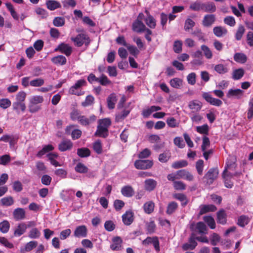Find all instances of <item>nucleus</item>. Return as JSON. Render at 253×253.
<instances>
[{"mask_svg": "<svg viewBox=\"0 0 253 253\" xmlns=\"http://www.w3.org/2000/svg\"><path fill=\"white\" fill-rule=\"evenodd\" d=\"M111 122L109 119L105 118L98 121V126L95 135L99 137H106L108 135V127Z\"/></svg>", "mask_w": 253, "mask_h": 253, "instance_id": "1", "label": "nucleus"}, {"mask_svg": "<svg viewBox=\"0 0 253 253\" xmlns=\"http://www.w3.org/2000/svg\"><path fill=\"white\" fill-rule=\"evenodd\" d=\"M86 82L84 79H81L77 81L74 85L70 88L69 90V93L78 96L83 95V92L79 91V90L82 87L86 86Z\"/></svg>", "mask_w": 253, "mask_h": 253, "instance_id": "2", "label": "nucleus"}, {"mask_svg": "<svg viewBox=\"0 0 253 253\" xmlns=\"http://www.w3.org/2000/svg\"><path fill=\"white\" fill-rule=\"evenodd\" d=\"M71 40L76 46L79 47L82 46L84 44L88 45L90 42L89 37L84 33H81L76 37H72Z\"/></svg>", "mask_w": 253, "mask_h": 253, "instance_id": "3", "label": "nucleus"}, {"mask_svg": "<svg viewBox=\"0 0 253 253\" xmlns=\"http://www.w3.org/2000/svg\"><path fill=\"white\" fill-rule=\"evenodd\" d=\"M218 175V169L217 168H212L209 169L205 174L204 178L207 179V183L211 185L217 178Z\"/></svg>", "mask_w": 253, "mask_h": 253, "instance_id": "4", "label": "nucleus"}, {"mask_svg": "<svg viewBox=\"0 0 253 253\" xmlns=\"http://www.w3.org/2000/svg\"><path fill=\"white\" fill-rule=\"evenodd\" d=\"M144 16L142 13H140L138 16L137 19L132 24V30L137 33H141L146 30L144 24L141 21L142 17Z\"/></svg>", "mask_w": 253, "mask_h": 253, "instance_id": "5", "label": "nucleus"}, {"mask_svg": "<svg viewBox=\"0 0 253 253\" xmlns=\"http://www.w3.org/2000/svg\"><path fill=\"white\" fill-rule=\"evenodd\" d=\"M190 229L193 231L197 232L201 234H207V227L203 222H199L196 224L194 223L191 224Z\"/></svg>", "mask_w": 253, "mask_h": 253, "instance_id": "6", "label": "nucleus"}, {"mask_svg": "<svg viewBox=\"0 0 253 253\" xmlns=\"http://www.w3.org/2000/svg\"><path fill=\"white\" fill-rule=\"evenodd\" d=\"M153 166V162L150 160H138L134 162V166L138 169H146Z\"/></svg>", "mask_w": 253, "mask_h": 253, "instance_id": "7", "label": "nucleus"}, {"mask_svg": "<svg viewBox=\"0 0 253 253\" xmlns=\"http://www.w3.org/2000/svg\"><path fill=\"white\" fill-rule=\"evenodd\" d=\"M202 97L206 100L207 102L212 105L220 106L222 104L221 100L212 97L211 95L208 92H204L202 94Z\"/></svg>", "mask_w": 253, "mask_h": 253, "instance_id": "8", "label": "nucleus"}, {"mask_svg": "<svg viewBox=\"0 0 253 253\" xmlns=\"http://www.w3.org/2000/svg\"><path fill=\"white\" fill-rule=\"evenodd\" d=\"M112 244L110 245V249L114 251H121L123 249V240L119 236L112 238Z\"/></svg>", "mask_w": 253, "mask_h": 253, "instance_id": "9", "label": "nucleus"}, {"mask_svg": "<svg viewBox=\"0 0 253 253\" xmlns=\"http://www.w3.org/2000/svg\"><path fill=\"white\" fill-rule=\"evenodd\" d=\"M87 229L85 225H81L76 227L74 235L77 238H84L87 236Z\"/></svg>", "mask_w": 253, "mask_h": 253, "instance_id": "10", "label": "nucleus"}, {"mask_svg": "<svg viewBox=\"0 0 253 253\" xmlns=\"http://www.w3.org/2000/svg\"><path fill=\"white\" fill-rule=\"evenodd\" d=\"M55 51L59 50L61 53L65 54L68 56L71 55L72 52V48L68 44L62 43L60 44L57 48L55 49Z\"/></svg>", "mask_w": 253, "mask_h": 253, "instance_id": "11", "label": "nucleus"}, {"mask_svg": "<svg viewBox=\"0 0 253 253\" xmlns=\"http://www.w3.org/2000/svg\"><path fill=\"white\" fill-rule=\"evenodd\" d=\"M202 103L197 100H192L188 103V107L190 110H192V113L200 111L202 107Z\"/></svg>", "mask_w": 253, "mask_h": 253, "instance_id": "12", "label": "nucleus"}, {"mask_svg": "<svg viewBox=\"0 0 253 253\" xmlns=\"http://www.w3.org/2000/svg\"><path fill=\"white\" fill-rule=\"evenodd\" d=\"M122 220L126 225H130L134 220V214L131 211H127L122 215Z\"/></svg>", "mask_w": 253, "mask_h": 253, "instance_id": "13", "label": "nucleus"}, {"mask_svg": "<svg viewBox=\"0 0 253 253\" xmlns=\"http://www.w3.org/2000/svg\"><path fill=\"white\" fill-rule=\"evenodd\" d=\"M177 175L179 179H184L187 181H193L194 179L193 175L186 169H181L177 171Z\"/></svg>", "mask_w": 253, "mask_h": 253, "instance_id": "14", "label": "nucleus"}, {"mask_svg": "<svg viewBox=\"0 0 253 253\" xmlns=\"http://www.w3.org/2000/svg\"><path fill=\"white\" fill-rule=\"evenodd\" d=\"M73 147V143L70 140L65 139L63 140L58 145V149L61 152L71 149Z\"/></svg>", "mask_w": 253, "mask_h": 253, "instance_id": "15", "label": "nucleus"}, {"mask_svg": "<svg viewBox=\"0 0 253 253\" xmlns=\"http://www.w3.org/2000/svg\"><path fill=\"white\" fill-rule=\"evenodd\" d=\"M215 20V15L213 14L206 15L203 19L202 24L205 27H210Z\"/></svg>", "mask_w": 253, "mask_h": 253, "instance_id": "16", "label": "nucleus"}, {"mask_svg": "<svg viewBox=\"0 0 253 253\" xmlns=\"http://www.w3.org/2000/svg\"><path fill=\"white\" fill-rule=\"evenodd\" d=\"M78 120L83 125H88L96 120V117L94 115H91L89 118H87L84 116H80L78 117Z\"/></svg>", "mask_w": 253, "mask_h": 253, "instance_id": "17", "label": "nucleus"}, {"mask_svg": "<svg viewBox=\"0 0 253 253\" xmlns=\"http://www.w3.org/2000/svg\"><path fill=\"white\" fill-rule=\"evenodd\" d=\"M216 8L213 2H202V11L206 12H214L216 11Z\"/></svg>", "mask_w": 253, "mask_h": 253, "instance_id": "18", "label": "nucleus"}, {"mask_svg": "<svg viewBox=\"0 0 253 253\" xmlns=\"http://www.w3.org/2000/svg\"><path fill=\"white\" fill-rule=\"evenodd\" d=\"M13 215L16 220H22L25 218V211L23 209L18 208L14 210Z\"/></svg>", "mask_w": 253, "mask_h": 253, "instance_id": "19", "label": "nucleus"}, {"mask_svg": "<svg viewBox=\"0 0 253 253\" xmlns=\"http://www.w3.org/2000/svg\"><path fill=\"white\" fill-rule=\"evenodd\" d=\"M216 208L213 205H204L200 206V211L199 215H202L208 212L214 211L216 210Z\"/></svg>", "mask_w": 253, "mask_h": 253, "instance_id": "20", "label": "nucleus"}, {"mask_svg": "<svg viewBox=\"0 0 253 253\" xmlns=\"http://www.w3.org/2000/svg\"><path fill=\"white\" fill-rule=\"evenodd\" d=\"M153 244L156 251H158V239L157 237H147L143 241L142 244L144 246Z\"/></svg>", "mask_w": 253, "mask_h": 253, "instance_id": "21", "label": "nucleus"}, {"mask_svg": "<svg viewBox=\"0 0 253 253\" xmlns=\"http://www.w3.org/2000/svg\"><path fill=\"white\" fill-rule=\"evenodd\" d=\"M213 32L217 37H221L226 35L228 32L225 27L222 26H216L213 28Z\"/></svg>", "mask_w": 253, "mask_h": 253, "instance_id": "22", "label": "nucleus"}, {"mask_svg": "<svg viewBox=\"0 0 253 253\" xmlns=\"http://www.w3.org/2000/svg\"><path fill=\"white\" fill-rule=\"evenodd\" d=\"M244 91L240 89H230L228 90L227 96L228 98L236 97L237 98H240L243 95Z\"/></svg>", "mask_w": 253, "mask_h": 253, "instance_id": "23", "label": "nucleus"}, {"mask_svg": "<svg viewBox=\"0 0 253 253\" xmlns=\"http://www.w3.org/2000/svg\"><path fill=\"white\" fill-rule=\"evenodd\" d=\"M122 194L126 197H131L134 194L133 188L130 185L124 186L121 189Z\"/></svg>", "mask_w": 253, "mask_h": 253, "instance_id": "24", "label": "nucleus"}, {"mask_svg": "<svg viewBox=\"0 0 253 253\" xmlns=\"http://www.w3.org/2000/svg\"><path fill=\"white\" fill-rule=\"evenodd\" d=\"M214 70L219 74H225L229 72V68L227 65L218 64L214 66Z\"/></svg>", "mask_w": 253, "mask_h": 253, "instance_id": "25", "label": "nucleus"}, {"mask_svg": "<svg viewBox=\"0 0 253 253\" xmlns=\"http://www.w3.org/2000/svg\"><path fill=\"white\" fill-rule=\"evenodd\" d=\"M27 227L28 226L25 223H21L19 224L14 231V235L15 236H21L25 232Z\"/></svg>", "mask_w": 253, "mask_h": 253, "instance_id": "26", "label": "nucleus"}, {"mask_svg": "<svg viewBox=\"0 0 253 253\" xmlns=\"http://www.w3.org/2000/svg\"><path fill=\"white\" fill-rule=\"evenodd\" d=\"M117 99L115 94H111L107 99V106L110 109H112L115 108V104L117 102Z\"/></svg>", "mask_w": 253, "mask_h": 253, "instance_id": "27", "label": "nucleus"}, {"mask_svg": "<svg viewBox=\"0 0 253 253\" xmlns=\"http://www.w3.org/2000/svg\"><path fill=\"white\" fill-rule=\"evenodd\" d=\"M46 5L48 9L54 10L61 6V4L57 1L48 0L46 1Z\"/></svg>", "mask_w": 253, "mask_h": 253, "instance_id": "28", "label": "nucleus"}, {"mask_svg": "<svg viewBox=\"0 0 253 253\" xmlns=\"http://www.w3.org/2000/svg\"><path fill=\"white\" fill-rule=\"evenodd\" d=\"M156 185L157 181L152 179H148L145 181V188L147 191H152Z\"/></svg>", "mask_w": 253, "mask_h": 253, "instance_id": "29", "label": "nucleus"}, {"mask_svg": "<svg viewBox=\"0 0 253 253\" xmlns=\"http://www.w3.org/2000/svg\"><path fill=\"white\" fill-rule=\"evenodd\" d=\"M51 61L55 64L63 65L66 64L67 60L65 56L63 55H58L53 57L51 59Z\"/></svg>", "mask_w": 253, "mask_h": 253, "instance_id": "30", "label": "nucleus"}, {"mask_svg": "<svg viewBox=\"0 0 253 253\" xmlns=\"http://www.w3.org/2000/svg\"><path fill=\"white\" fill-rule=\"evenodd\" d=\"M169 84L173 88H180L183 85V81L178 78H174L169 81Z\"/></svg>", "mask_w": 253, "mask_h": 253, "instance_id": "31", "label": "nucleus"}, {"mask_svg": "<svg viewBox=\"0 0 253 253\" xmlns=\"http://www.w3.org/2000/svg\"><path fill=\"white\" fill-rule=\"evenodd\" d=\"M217 222L224 224L226 223V214L223 210H220L217 213Z\"/></svg>", "mask_w": 253, "mask_h": 253, "instance_id": "32", "label": "nucleus"}, {"mask_svg": "<svg viewBox=\"0 0 253 253\" xmlns=\"http://www.w3.org/2000/svg\"><path fill=\"white\" fill-rule=\"evenodd\" d=\"M53 149L54 147L51 144L45 145L43 147L42 149L37 153V156L39 158H41L46 153L51 151Z\"/></svg>", "mask_w": 253, "mask_h": 253, "instance_id": "33", "label": "nucleus"}, {"mask_svg": "<svg viewBox=\"0 0 253 253\" xmlns=\"http://www.w3.org/2000/svg\"><path fill=\"white\" fill-rule=\"evenodd\" d=\"M245 71L242 68L236 69L233 71L232 78L234 80H238L240 79L244 75Z\"/></svg>", "mask_w": 253, "mask_h": 253, "instance_id": "34", "label": "nucleus"}, {"mask_svg": "<svg viewBox=\"0 0 253 253\" xmlns=\"http://www.w3.org/2000/svg\"><path fill=\"white\" fill-rule=\"evenodd\" d=\"M13 109L18 111L21 110L22 112L25 111L26 107L25 102L15 101L12 104Z\"/></svg>", "mask_w": 253, "mask_h": 253, "instance_id": "35", "label": "nucleus"}, {"mask_svg": "<svg viewBox=\"0 0 253 253\" xmlns=\"http://www.w3.org/2000/svg\"><path fill=\"white\" fill-rule=\"evenodd\" d=\"M158 110V107L152 106L150 108L144 109L142 114L144 118H148L151 114L154 112H156Z\"/></svg>", "mask_w": 253, "mask_h": 253, "instance_id": "36", "label": "nucleus"}, {"mask_svg": "<svg viewBox=\"0 0 253 253\" xmlns=\"http://www.w3.org/2000/svg\"><path fill=\"white\" fill-rule=\"evenodd\" d=\"M234 59L235 61L241 63H245L247 59L246 55L242 53H236L234 56Z\"/></svg>", "mask_w": 253, "mask_h": 253, "instance_id": "37", "label": "nucleus"}, {"mask_svg": "<svg viewBox=\"0 0 253 253\" xmlns=\"http://www.w3.org/2000/svg\"><path fill=\"white\" fill-rule=\"evenodd\" d=\"M204 221L207 223L211 229L215 228V222L213 218L211 216H205L203 217Z\"/></svg>", "mask_w": 253, "mask_h": 253, "instance_id": "38", "label": "nucleus"}, {"mask_svg": "<svg viewBox=\"0 0 253 253\" xmlns=\"http://www.w3.org/2000/svg\"><path fill=\"white\" fill-rule=\"evenodd\" d=\"M189 8L193 11H202V2L201 1L197 0L190 5Z\"/></svg>", "mask_w": 253, "mask_h": 253, "instance_id": "39", "label": "nucleus"}, {"mask_svg": "<svg viewBox=\"0 0 253 253\" xmlns=\"http://www.w3.org/2000/svg\"><path fill=\"white\" fill-rule=\"evenodd\" d=\"M0 203L2 206H10L14 204V200L11 196L5 197L0 200Z\"/></svg>", "mask_w": 253, "mask_h": 253, "instance_id": "40", "label": "nucleus"}, {"mask_svg": "<svg viewBox=\"0 0 253 253\" xmlns=\"http://www.w3.org/2000/svg\"><path fill=\"white\" fill-rule=\"evenodd\" d=\"M5 5L7 9L10 12L11 15L12 17L16 20H18L19 19V17L16 12L15 11L14 8L12 5V4L10 2H7L5 3Z\"/></svg>", "mask_w": 253, "mask_h": 253, "instance_id": "41", "label": "nucleus"}, {"mask_svg": "<svg viewBox=\"0 0 253 253\" xmlns=\"http://www.w3.org/2000/svg\"><path fill=\"white\" fill-rule=\"evenodd\" d=\"M154 204L151 201L146 203L143 206L145 212L147 213H151L154 210Z\"/></svg>", "mask_w": 253, "mask_h": 253, "instance_id": "42", "label": "nucleus"}, {"mask_svg": "<svg viewBox=\"0 0 253 253\" xmlns=\"http://www.w3.org/2000/svg\"><path fill=\"white\" fill-rule=\"evenodd\" d=\"M43 98L42 96L40 95H34L32 96L29 99V102H31V104H34L36 105L42 103L43 102Z\"/></svg>", "mask_w": 253, "mask_h": 253, "instance_id": "43", "label": "nucleus"}, {"mask_svg": "<svg viewBox=\"0 0 253 253\" xmlns=\"http://www.w3.org/2000/svg\"><path fill=\"white\" fill-rule=\"evenodd\" d=\"M77 154L80 157H86L90 155V152L88 148H79L77 150Z\"/></svg>", "mask_w": 253, "mask_h": 253, "instance_id": "44", "label": "nucleus"}, {"mask_svg": "<svg viewBox=\"0 0 253 253\" xmlns=\"http://www.w3.org/2000/svg\"><path fill=\"white\" fill-rule=\"evenodd\" d=\"M196 131L203 134H208L209 127L207 124H205L201 126H198L196 128Z\"/></svg>", "mask_w": 253, "mask_h": 253, "instance_id": "45", "label": "nucleus"}, {"mask_svg": "<svg viewBox=\"0 0 253 253\" xmlns=\"http://www.w3.org/2000/svg\"><path fill=\"white\" fill-rule=\"evenodd\" d=\"M249 221L250 219L247 216L243 215L239 217L238 224L241 227H244L246 225L248 224Z\"/></svg>", "mask_w": 253, "mask_h": 253, "instance_id": "46", "label": "nucleus"}, {"mask_svg": "<svg viewBox=\"0 0 253 253\" xmlns=\"http://www.w3.org/2000/svg\"><path fill=\"white\" fill-rule=\"evenodd\" d=\"M201 49L204 52V54L207 59H211L212 57V53L211 49L206 45L201 46Z\"/></svg>", "mask_w": 253, "mask_h": 253, "instance_id": "47", "label": "nucleus"}, {"mask_svg": "<svg viewBox=\"0 0 253 253\" xmlns=\"http://www.w3.org/2000/svg\"><path fill=\"white\" fill-rule=\"evenodd\" d=\"M44 80L42 78H37L30 82V85L33 87L41 86L44 84Z\"/></svg>", "mask_w": 253, "mask_h": 253, "instance_id": "48", "label": "nucleus"}, {"mask_svg": "<svg viewBox=\"0 0 253 253\" xmlns=\"http://www.w3.org/2000/svg\"><path fill=\"white\" fill-rule=\"evenodd\" d=\"M130 113V110L124 109L121 112L116 115V119L117 121H120L124 119Z\"/></svg>", "mask_w": 253, "mask_h": 253, "instance_id": "49", "label": "nucleus"}, {"mask_svg": "<svg viewBox=\"0 0 253 253\" xmlns=\"http://www.w3.org/2000/svg\"><path fill=\"white\" fill-rule=\"evenodd\" d=\"M38 243L36 241H31L27 243L25 246V248L23 250H21L22 252H30L34 248H36L37 246Z\"/></svg>", "mask_w": 253, "mask_h": 253, "instance_id": "50", "label": "nucleus"}, {"mask_svg": "<svg viewBox=\"0 0 253 253\" xmlns=\"http://www.w3.org/2000/svg\"><path fill=\"white\" fill-rule=\"evenodd\" d=\"M195 25V22L190 18H188L186 19L184 23V30L185 31H188L192 29Z\"/></svg>", "mask_w": 253, "mask_h": 253, "instance_id": "51", "label": "nucleus"}, {"mask_svg": "<svg viewBox=\"0 0 253 253\" xmlns=\"http://www.w3.org/2000/svg\"><path fill=\"white\" fill-rule=\"evenodd\" d=\"M226 172H227V169H225L222 173V177L224 179L225 185L227 188H231L233 186V183L231 181V179H228L229 175H226Z\"/></svg>", "mask_w": 253, "mask_h": 253, "instance_id": "52", "label": "nucleus"}, {"mask_svg": "<svg viewBox=\"0 0 253 253\" xmlns=\"http://www.w3.org/2000/svg\"><path fill=\"white\" fill-rule=\"evenodd\" d=\"M253 117V98L249 102V107L247 111V118L251 120Z\"/></svg>", "mask_w": 253, "mask_h": 253, "instance_id": "53", "label": "nucleus"}, {"mask_svg": "<svg viewBox=\"0 0 253 253\" xmlns=\"http://www.w3.org/2000/svg\"><path fill=\"white\" fill-rule=\"evenodd\" d=\"M75 170L79 173H86L88 171V168L83 164L79 163L76 165Z\"/></svg>", "mask_w": 253, "mask_h": 253, "instance_id": "54", "label": "nucleus"}, {"mask_svg": "<svg viewBox=\"0 0 253 253\" xmlns=\"http://www.w3.org/2000/svg\"><path fill=\"white\" fill-rule=\"evenodd\" d=\"M10 224L7 220H4L0 223V231L3 233H7L9 229Z\"/></svg>", "mask_w": 253, "mask_h": 253, "instance_id": "55", "label": "nucleus"}, {"mask_svg": "<svg viewBox=\"0 0 253 253\" xmlns=\"http://www.w3.org/2000/svg\"><path fill=\"white\" fill-rule=\"evenodd\" d=\"M173 186L174 189L177 190H184L186 187L185 183L181 181H174Z\"/></svg>", "mask_w": 253, "mask_h": 253, "instance_id": "56", "label": "nucleus"}, {"mask_svg": "<svg viewBox=\"0 0 253 253\" xmlns=\"http://www.w3.org/2000/svg\"><path fill=\"white\" fill-rule=\"evenodd\" d=\"M94 97L90 95H87L84 101L82 103V105L84 107H87L88 106H90L92 105L94 103Z\"/></svg>", "mask_w": 253, "mask_h": 253, "instance_id": "57", "label": "nucleus"}, {"mask_svg": "<svg viewBox=\"0 0 253 253\" xmlns=\"http://www.w3.org/2000/svg\"><path fill=\"white\" fill-rule=\"evenodd\" d=\"M245 31V29L244 27L242 25H240L238 27V30L235 35L236 39L238 41L242 39Z\"/></svg>", "mask_w": 253, "mask_h": 253, "instance_id": "58", "label": "nucleus"}, {"mask_svg": "<svg viewBox=\"0 0 253 253\" xmlns=\"http://www.w3.org/2000/svg\"><path fill=\"white\" fill-rule=\"evenodd\" d=\"M11 102L8 98H2L0 99V107L3 109H7L10 106Z\"/></svg>", "mask_w": 253, "mask_h": 253, "instance_id": "59", "label": "nucleus"}, {"mask_svg": "<svg viewBox=\"0 0 253 253\" xmlns=\"http://www.w3.org/2000/svg\"><path fill=\"white\" fill-rule=\"evenodd\" d=\"M174 197L182 202V206H185L188 203L186 196L183 194H176Z\"/></svg>", "mask_w": 253, "mask_h": 253, "instance_id": "60", "label": "nucleus"}, {"mask_svg": "<svg viewBox=\"0 0 253 253\" xmlns=\"http://www.w3.org/2000/svg\"><path fill=\"white\" fill-rule=\"evenodd\" d=\"M188 165V163L185 160H182L179 161H177L173 163L172 165V167L174 169H179L181 168L185 167L187 166Z\"/></svg>", "mask_w": 253, "mask_h": 253, "instance_id": "61", "label": "nucleus"}, {"mask_svg": "<svg viewBox=\"0 0 253 253\" xmlns=\"http://www.w3.org/2000/svg\"><path fill=\"white\" fill-rule=\"evenodd\" d=\"M177 204L174 202L170 203L167 208V213L169 214L172 213L177 209Z\"/></svg>", "mask_w": 253, "mask_h": 253, "instance_id": "62", "label": "nucleus"}, {"mask_svg": "<svg viewBox=\"0 0 253 253\" xmlns=\"http://www.w3.org/2000/svg\"><path fill=\"white\" fill-rule=\"evenodd\" d=\"M53 23L56 27H61L64 25L65 19L61 17H56L53 19Z\"/></svg>", "mask_w": 253, "mask_h": 253, "instance_id": "63", "label": "nucleus"}, {"mask_svg": "<svg viewBox=\"0 0 253 253\" xmlns=\"http://www.w3.org/2000/svg\"><path fill=\"white\" fill-rule=\"evenodd\" d=\"M223 21L225 24L231 27H233L236 24L235 18L233 16H226L224 18Z\"/></svg>", "mask_w": 253, "mask_h": 253, "instance_id": "64", "label": "nucleus"}]
</instances>
